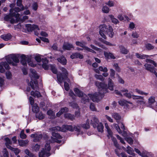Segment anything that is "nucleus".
I'll return each instance as SVG.
<instances>
[{"mask_svg":"<svg viewBox=\"0 0 157 157\" xmlns=\"http://www.w3.org/2000/svg\"><path fill=\"white\" fill-rule=\"evenodd\" d=\"M60 69L64 75H63L61 73H58L57 75V78L58 81L60 83H62L63 81H68L69 79L67 77L68 73L67 70L64 68L61 67Z\"/></svg>","mask_w":157,"mask_h":157,"instance_id":"7ed1b4c3","label":"nucleus"},{"mask_svg":"<svg viewBox=\"0 0 157 157\" xmlns=\"http://www.w3.org/2000/svg\"><path fill=\"white\" fill-rule=\"evenodd\" d=\"M32 6L33 9L35 11H36L38 8V6L36 2H34Z\"/></svg>","mask_w":157,"mask_h":157,"instance_id":"0e129e2a","label":"nucleus"},{"mask_svg":"<svg viewBox=\"0 0 157 157\" xmlns=\"http://www.w3.org/2000/svg\"><path fill=\"white\" fill-rule=\"evenodd\" d=\"M31 95L34 97H36L38 98L41 96L40 93L38 91H35V92L32 91L31 92Z\"/></svg>","mask_w":157,"mask_h":157,"instance_id":"c9c22d12","label":"nucleus"},{"mask_svg":"<svg viewBox=\"0 0 157 157\" xmlns=\"http://www.w3.org/2000/svg\"><path fill=\"white\" fill-rule=\"evenodd\" d=\"M33 112L36 113H38L39 111V108L37 105L36 104H35L33 107Z\"/></svg>","mask_w":157,"mask_h":157,"instance_id":"c03bdc74","label":"nucleus"},{"mask_svg":"<svg viewBox=\"0 0 157 157\" xmlns=\"http://www.w3.org/2000/svg\"><path fill=\"white\" fill-rule=\"evenodd\" d=\"M125 140L130 145H131L133 144V140L131 137H127L125 138Z\"/></svg>","mask_w":157,"mask_h":157,"instance_id":"5fc2aeb1","label":"nucleus"},{"mask_svg":"<svg viewBox=\"0 0 157 157\" xmlns=\"http://www.w3.org/2000/svg\"><path fill=\"white\" fill-rule=\"evenodd\" d=\"M145 61L147 63H149L152 64L155 67H157L156 63L154 61L152 60L147 59Z\"/></svg>","mask_w":157,"mask_h":157,"instance_id":"09e8293b","label":"nucleus"},{"mask_svg":"<svg viewBox=\"0 0 157 157\" xmlns=\"http://www.w3.org/2000/svg\"><path fill=\"white\" fill-rule=\"evenodd\" d=\"M20 8L19 7H17L13 9L11 8L10 10V13H12L13 16L15 17L17 21H18L20 19V14L19 13H16L19 12L21 11H23L25 10L24 6H22V7Z\"/></svg>","mask_w":157,"mask_h":157,"instance_id":"0eeeda50","label":"nucleus"},{"mask_svg":"<svg viewBox=\"0 0 157 157\" xmlns=\"http://www.w3.org/2000/svg\"><path fill=\"white\" fill-rule=\"evenodd\" d=\"M135 55L137 58L141 59H145L149 57V56L148 55L138 53H136Z\"/></svg>","mask_w":157,"mask_h":157,"instance_id":"412c9836","label":"nucleus"},{"mask_svg":"<svg viewBox=\"0 0 157 157\" xmlns=\"http://www.w3.org/2000/svg\"><path fill=\"white\" fill-rule=\"evenodd\" d=\"M95 84L98 87V93H95L94 94H88L90 98L93 101H99L103 97L104 94L107 92L108 88L111 90H113L114 84L109 78L108 79V86L106 84L98 81L96 82Z\"/></svg>","mask_w":157,"mask_h":157,"instance_id":"f257e3e1","label":"nucleus"},{"mask_svg":"<svg viewBox=\"0 0 157 157\" xmlns=\"http://www.w3.org/2000/svg\"><path fill=\"white\" fill-rule=\"evenodd\" d=\"M22 2L21 0H17V6L20 7L24 6L22 4Z\"/></svg>","mask_w":157,"mask_h":157,"instance_id":"69168bd1","label":"nucleus"},{"mask_svg":"<svg viewBox=\"0 0 157 157\" xmlns=\"http://www.w3.org/2000/svg\"><path fill=\"white\" fill-rule=\"evenodd\" d=\"M113 125L114 128H115L118 133L120 134H121L122 133V132L119 125L117 124H114Z\"/></svg>","mask_w":157,"mask_h":157,"instance_id":"49530a36","label":"nucleus"},{"mask_svg":"<svg viewBox=\"0 0 157 157\" xmlns=\"http://www.w3.org/2000/svg\"><path fill=\"white\" fill-rule=\"evenodd\" d=\"M51 150V147L49 144L46 143L45 146L44 148H43L39 153V157H48L50 155L49 152Z\"/></svg>","mask_w":157,"mask_h":157,"instance_id":"39448f33","label":"nucleus"},{"mask_svg":"<svg viewBox=\"0 0 157 157\" xmlns=\"http://www.w3.org/2000/svg\"><path fill=\"white\" fill-rule=\"evenodd\" d=\"M4 67L7 70H9L10 69V67L6 62H1L0 63V72H1L3 73L5 72Z\"/></svg>","mask_w":157,"mask_h":157,"instance_id":"9b49d317","label":"nucleus"},{"mask_svg":"<svg viewBox=\"0 0 157 157\" xmlns=\"http://www.w3.org/2000/svg\"><path fill=\"white\" fill-rule=\"evenodd\" d=\"M145 47L148 50H151L154 49L155 47L152 44L148 43L145 44Z\"/></svg>","mask_w":157,"mask_h":157,"instance_id":"58836bf2","label":"nucleus"},{"mask_svg":"<svg viewBox=\"0 0 157 157\" xmlns=\"http://www.w3.org/2000/svg\"><path fill=\"white\" fill-rule=\"evenodd\" d=\"M102 11L105 13H108L109 11V8L106 6H104L102 9Z\"/></svg>","mask_w":157,"mask_h":157,"instance_id":"8fccbe9b","label":"nucleus"},{"mask_svg":"<svg viewBox=\"0 0 157 157\" xmlns=\"http://www.w3.org/2000/svg\"><path fill=\"white\" fill-rule=\"evenodd\" d=\"M118 103L121 106H123L126 104V101L124 100H121L119 101Z\"/></svg>","mask_w":157,"mask_h":157,"instance_id":"680f3d73","label":"nucleus"},{"mask_svg":"<svg viewBox=\"0 0 157 157\" xmlns=\"http://www.w3.org/2000/svg\"><path fill=\"white\" fill-rule=\"evenodd\" d=\"M99 70L103 72H107L108 71V69L106 67L103 68L102 66H100L98 67Z\"/></svg>","mask_w":157,"mask_h":157,"instance_id":"052dcab7","label":"nucleus"},{"mask_svg":"<svg viewBox=\"0 0 157 157\" xmlns=\"http://www.w3.org/2000/svg\"><path fill=\"white\" fill-rule=\"evenodd\" d=\"M90 120L87 119L85 124H82L81 126L84 128L88 129L90 127Z\"/></svg>","mask_w":157,"mask_h":157,"instance_id":"72a5a7b5","label":"nucleus"},{"mask_svg":"<svg viewBox=\"0 0 157 157\" xmlns=\"http://www.w3.org/2000/svg\"><path fill=\"white\" fill-rule=\"evenodd\" d=\"M111 20L113 23L115 24H117L119 22L118 20L116 18L114 17V16L113 15H110L109 16Z\"/></svg>","mask_w":157,"mask_h":157,"instance_id":"ea45409f","label":"nucleus"},{"mask_svg":"<svg viewBox=\"0 0 157 157\" xmlns=\"http://www.w3.org/2000/svg\"><path fill=\"white\" fill-rule=\"evenodd\" d=\"M57 60L59 62L63 65H65L66 64V60L64 57L63 56H61Z\"/></svg>","mask_w":157,"mask_h":157,"instance_id":"cd10ccee","label":"nucleus"},{"mask_svg":"<svg viewBox=\"0 0 157 157\" xmlns=\"http://www.w3.org/2000/svg\"><path fill=\"white\" fill-rule=\"evenodd\" d=\"M25 153L29 157H32L33 156V154L31 153L28 149H26L25 151Z\"/></svg>","mask_w":157,"mask_h":157,"instance_id":"6e6d98bb","label":"nucleus"},{"mask_svg":"<svg viewBox=\"0 0 157 157\" xmlns=\"http://www.w3.org/2000/svg\"><path fill=\"white\" fill-rule=\"evenodd\" d=\"M13 17H14L13 16L12 13H10L9 15H6L4 17V20L6 21H10L12 24L15 22V21L14 18H13Z\"/></svg>","mask_w":157,"mask_h":157,"instance_id":"4468645a","label":"nucleus"},{"mask_svg":"<svg viewBox=\"0 0 157 157\" xmlns=\"http://www.w3.org/2000/svg\"><path fill=\"white\" fill-rule=\"evenodd\" d=\"M6 78L7 79H10L11 78L12 75L10 71H8L6 72Z\"/></svg>","mask_w":157,"mask_h":157,"instance_id":"e2e57ef3","label":"nucleus"},{"mask_svg":"<svg viewBox=\"0 0 157 157\" xmlns=\"http://www.w3.org/2000/svg\"><path fill=\"white\" fill-rule=\"evenodd\" d=\"M25 27L28 32L32 31L35 30H39L38 27L36 25L28 24L25 25Z\"/></svg>","mask_w":157,"mask_h":157,"instance_id":"1a4fd4ad","label":"nucleus"},{"mask_svg":"<svg viewBox=\"0 0 157 157\" xmlns=\"http://www.w3.org/2000/svg\"><path fill=\"white\" fill-rule=\"evenodd\" d=\"M31 74L30 75V76L32 79L33 78L35 79H38L39 78V76H38L34 70L31 69L30 70Z\"/></svg>","mask_w":157,"mask_h":157,"instance_id":"f3484780","label":"nucleus"},{"mask_svg":"<svg viewBox=\"0 0 157 157\" xmlns=\"http://www.w3.org/2000/svg\"><path fill=\"white\" fill-rule=\"evenodd\" d=\"M52 135L55 138L60 139L62 138V137L58 133H56L55 132H53L52 133Z\"/></svg>","mask_w":157,"mask_h":157,"instance_id":"37998d69","label":"nucleus"},{"mask_svg":"<svg viewBox=\"0 0 157 157\" xmlns=\"http://www.w3.org/2000/svg\"><path fill=\"white\" fill-rule=\"evenodd\" d=\"M155 102L154 97L151 96L148 99V106L151 108L152 105Z\"/></svg>","mask_w":157,"mask_h":157,"instance_id":"aec40b11","label":"nucleus"},{"mask_svg":"<svg viewBox=\"0 0 157 157\" xmlns=\"http://www.w3.org/2000/svg\"><path fill=\"white\" fill-rule=\"evenodd\" d=\"M64 117L65 118L69 119L71 121H73L75 119V116L70 113H66L64 114Z\"/></svg>","mask_w":157,"mask_h":157,"instance_id":"473e14b6","label":"nucleus"},{"mask_svg":"<svg viewBox=\"0 0 157 157\" xmlns=\"http://www.w3.org/2000/svg\"><path fill=\"white\" fill-rule=\"evenodd\" d=\"M99 34L104 39L106 38L105 34H107L111 38L113 37L114 35L113 29L109 25L107 27L106 25L104 24L99 26Z\"/></svg>","mask_w":157,"mask_h":157,"instance_id":"f03ea898","label":"nucleus"},{"mask_svg":"<svg viewBox=\"0 0 157 157\" xmlns=\"http://www.w3.org/2000/svg\"><path fill=\"white\" fill-rule=\"evenodd\" d=\"M99 124V121L98 118L95 116H93L91 119V124L93 126L94 128H96Z\"/></svg>","mask_w":157,"mask_h":157,"instance_id":"ddd939ff","label":"nucleus"},{"mask_svg":"<svg viewBox=\"0 0 157 157\" xmlns=\"http://www.w3.org/2000/svg\"><path fill=\"white\" fill-rule=\"evenodd\" d=\"M18 142L19 143V145L21 146H26L28 142L29 141L28 140H18Z\"/></svg>","mask_w":157,"mask_h":157,"instance_id":"bb28decb","label":"nucleus"},{"mask_svg":"<svg viewBox=\"0 0 157 157\" xmlns=\"http://www.w3.org/2000/svg\"><path fill=\"white\" fill-rule=\"evenodd\" d=\"M5 140L6 142V147L9 149L8 146H10V145L12 144V142L9 138L6 137L5 138Z\"/></svg>","mask_w":157,"mask_h":157,"instance_id":"a19ab883","label":"nucleus"},{"mask_svg":"<svg viewBox=\"0 0 157 157\" xmlns=\"http://www.w3.org/2000/svg\"><path fill=\"white\" fill-rule=\"evenodd\" d=\"M3 156L4 157H9V154L8 152L7 151L6 149H5L3 151Z\"/></svg>","mask_w":157,"mask_h":157,"instance_id":"774afa93","label":"nucleus"},{"mask_svg":"<svg viewBox=\"0 0 157 157\" xmlns=\"http://www.w3.org/2000/svg\"><path fill=\"white\" fill-rule=\"evenodd\" d=\"M40 148V145L36 144L33 147V149L36 151H39Z\"/></svg>","mask_w":157,"mask_h":157,"instance_id":"338daca9","label":"nucleus"},{"mask_svg":"<svg viewBox=\"0 0 157 157\" xmlns=\"http://www.w3.org/2000/svg\"><path fill=\"white\" fill-rule=\"evenodd\" d=\"M90 107L91 110L93 111H97V109L95 108V105L94 103H91L90 105Z\"/></svg>","mask_w":157,"mask_h":157,"instance_id":"864d4df0","label":"nucleus"},{"mask_svg":"<svg viewBox=\"0 0 157 157\" xmlns=\"http://www.w3.org/2000/svg\"><path fill=\"white\" fill-rule=\"evenodd\" d=\"M62 48L64 50H71L72 48L74 49V47L72 44L69 43H64L62 47Z\"/></svg>","mask_w":157,"mask_h":157,"instance_id":"dca6fc26","label":"nucleus"},{"mask_svg":"<svg viewBox=\"0 0 157 157\" xmlns=\"http://www.w3.org/2000/svg\"><path fill=\"white\" fill-rule=\"evenodd\" d=\"M21 62L22 65L24 66L26 65L27 62L29 65L31 64V62L29 61L30 59H27V57L25 55H22L21 56Z\"/></svg>","mask_w":157,"mask_h":157,"instance_id":"f8f14e48","label":"nucleus"},{"mask_svg":"<svg viewBox=\"0 0 157 157\" xmlns=\"http://www.w3.org/2000/svg\"><path fill=\"white\" fill-rule=\"evenodd\" d=\"M112 117L116 120L117 122L121 119V117L119 115L118 113H114L113 114Z\"/></svg>","mask_w":157,"mask_h":157,"instance_id":"e433bc0d","label":"nucleus"},{"mask_svg":"<svg viewBox=\"0 0 157 157\" xmlns=\"http://www.w3.org/2000/svg\"><path fill=\"white\" fill-rule=\"evenodd\" d=\"M74 91L75 93L77 94V95L79 97L83 96V98L81 100V102L83 103H86V102L89 101V97L86 95L83 94L82 92L79 90L77 88H75L74 89Z\"/></svg>","mask_w":157,"mask_h":157,"instance_id":"6e6552de","label":"nucleus"},{"mask_svg":"<svg viewBox=\"0 0 157 157\" xmlns=\"http://www.w3.org/2000/svg\"><path fill=\"white\" fill-rule=\"evenodd\" d=\"M31 137L33 138V141L34 142H37L40 141L42 137V135L41 134H38L36 133L32 134L31 135Z\"/></svg>","mask_w":157,"mask_h":157,"instance_id":"2eb2a0df","label":"nucleus"},{"mask_svg":"<svg viewBox=\"0 0 157 157\" xmlns=\"http://www.w3.org/2000/svg\"><path fill=\"white\" fill-rule=\"evenodd\" d=\"M98 132H103L104 126L101 123H99L96 127Z\"/></svg>","mask_w":157,"mask_h":157,"instance_id":"2f4dec72","label":"nucleus"},{"mask_svg":"<svg viewBox=\"0 0 157 157\" xmlns=\"http://www.w3.org/2000/svg\"><path fill=\"white\" fill-rule=\"evenodd\" d=\"M119 49L120 50V52L122 54H126L128 52V51L123 46L120 45L119 46Z\"/></svg>","mask_w":157,"mask_h":157,"instance_id":"a878e982","label":"nucleus"},{"mask_svg":"<svg viewBox=\"0 0 157 157\" xmlns=\"http://www.w3.org/2000/svg\"><path fill=\"white\" fill-rule=\"evenodd\" d=\"M127 150L126 151L127 153L133 156H135V154L134 153L133 149L129 146L127 147Z\"/></svg>","mask_w":157,"mask_h":157,"instance_id":"c756f323","label":"nucleus"},{"mask_svg":"<svg viewBox=\"0 0 157 157\" xmlns=\"http://www.w3.org/2000/svg\"><path fill=\"white\" fill-rule=\"evenodd\" d=\"M86 43L84 42H80L79 41H76V44L77 46H80V47L83 48L85 50V47H87L85 46Z\"/></svg>","mask_w":157,"mask_h":157,"instance_id":"4c0bfd02","label":"nucleus"},{"mask_svg":"<svg viewBox=\"0 0 157 157\" xmlns=\"http://www.w3.org/2000/svg\"><path fill=\"white\" fill-rule=\"evenodd\" d=\"M68 111V108L66 107L62 108L59 111L56 113L57 117H59L62 114Z\"/></svg>","mask_w":157,"mask_h":157,"instance_id":"b1692460","label":"nucleus"},{"mask_svg":"<svg viewBox=\"0 0 157 157\" xmlns=\"http://www.w3.org/2000/svg\"><path fill=\"white\" fill-rule=\"evenodd\" d=\"M135 91L137 93L141 95H147L148 94V93L144 92L142 90H139L137 88L135 89Z\"/></svg>","mask_w":157,"mask_h":157,"instance_id":"de8ad7c7","label":"nucleus"},{"mask_svg":"<svg viewBox=\"0 0 157 157\" xmlns=\"http://www.w3.org/2000/svg\"><path fill=\"white\" fill-rule=\"evenodd\" d=\"M132 98L133 99H144V97H143L136 96L134 95H132Z\"/></svg>","mask_w":157,"mask_h":157,"instance_id":"4d7b16f0","label":"nucleus"},{"mask_svg":"<svg viewBox=\"0 0 157 157\" xmlns=\"http://www.w3.org/2000/svg\"><path fill=\"white\" fill-rule=\"evenodd\" d=\"M15 29H21L22 28H24L25 27V25H22L20 23H19L17 25L14 26Z\"/></svg>","mask_w":157,"mask_h":157,"instance_id":"3c124183","label":"nucleus"},{"mask_svg":"<svg viewBox=\"0 0 157 157\" xmlns=\"http://www.w3.org/2000/svg\"><path fill=\"white\" fill-rule=\"evenodd\" d=\"M11 35L10 33L2 35L1 36V37L5 41L9 40L11 38Z\"/></svg>","mask_w":157,"mask_h":157,"instance_id":"5701e85b","label":"nucleus"},{"mask_svg":"<svg viewBox=\"0 0 157 157\" xmlns=\"http://www.w3.org/2000/svg\"><path fill=\"white\" fill-rule=\"evenodd\" d=\"M6 61L10 64H12L13 66H16L17 63L19 62L18 57L15 55L12 54L6 58Z\"/></svg>","mask_w":157,"mask_h":157,"instance_id":"423d86ee","label":"nucleus"},{"mask_svg":"<svg viewBox=\"0 0 157 157\" xmlns=\"http://www.w3.org/2000/svg\"><path fill=\"white\" fill-rule=\"evenodd\" d=\"M36 118L40 120L44 118V115L41 112L39 113H36Z\"/></svg>","mask_w":157,"mask_h":157,"instance_id":"a18cd8bd","label":"nucleus"},{"mask_svg":"<svg viewBox=\"0 0 157 157\" xmlns=\"http://www.w3.org/2000/svg\"><path fill=\"white\" fill-rule=\"evenodd\" d=\"M104 53L105 57L107 59H115V58L113 54L111 53L104 52Z\"/></svg>","mask_w":157,"mask_h":157,"instance_id":"393cba45","label":"nucleus"},{"mask_svg":"<svg viewBox=\"0 0 157 157\" xmlns=\"http://www.w3.org/2000/svg\"><path fill=\"white\" fill-rule=\"evenodd\" d=\"M42 60L43 62V64L42 65L43 67L45 70H47L48 69V68L50 67V66L48 65V60L46 58L42 59Z\"/></svg>","mask_w":157,"mask_h":157,"instance_id":"6ab92c4d","label":"nucleus"},{"mask_svg":"<svg viewBox=\"0 0 157 157\" xmlns=\"http://www.w3.org/2000/svg\"><path fill=\"white\" fill-rule=\"evenodd\" d=\"M9 149L11 151L14 152L16 155H17L20 152V150L17 148H14L12 147L11 146H8Z\"/></svg>","mask_w":157,"mask_h":157,"instance_id":"f704fd0d","label":"nucleus"},{"mask_svg":"<svg viewBox=\"0 0 157 157\" xmlns=\"http://www.w3.org/2000/svg\"><path fill=\"white\" fill-rule=\"evenodd\" d=\"M70 57L72 59L77 58H79L80 59H82L83 58V56L80 53L76 52L72 54L71 56Z\"/></svg>","mask_w":157,"mask_h":157,"instance_id":"a211bd4d","label":"nucleus"},{"mask_svg":"<svg viewBox=\"0 0 157 157\" xmlns=\"http://www.w3.org/2000/svg\"><path fill=\"white\" fill-rule=\"evenodd\" d=\"M109 138L110 137L111 138V139L112 140V141L113 142L114 144L115 147H116V148H117L120 149L119 148V145L117 143V141L116 139V138H114V137L112 136V135L111 136H109V137H108Z\"/></svg>","mask_w":157,"mask_h":157,"instance_id":"c85d7f7f","label":"nucleus"},{"mask_svg":"<svg viewBox=\"0 0 157 157\" xmlns=\"http://www.w3.org/2000/svg\"><path fill=\"white\" fill-rule=\"evenodd\" d=\"M49 129L52 131H59L65 132L67 130L72 131L73 128L71 125H63L61 127L59 126L52 127L50 128Z\"/></svg>","mask_w":157,"mask_h":157,"instance_id":"20e7f679","label":"nucleus"},{"mask_svg":"<svg viewBox=\"0 0 157 157\" xmlns=\"http://www.w3.org/2000/svg\"><path fill=\"white\" fill-rule=\"evenodd\" d=\"M145 69L154 73L157 78V73L155 70V68L150 64L146 63L144 65Z\"/></svg>","mask_w":157,"mask_h":157,"instance_id":"9d476101","label":"nucleus"},{"mask_svg":"<svg viewBox=\"0 0 157 157\" xmlns=\"http://www.w3.org/2000/svg\"><path fill=\"white\" fill-rule=\"evenodd\" d=\"M110 75L112 78H115V71L114 70H113L112 69H110Z\"/></svg>","mask_w":157,"mask_h":157,"instance_id":"13d9d810","label":"nucleus"},{"mask_svg":"<svg viewBox=\"0 0 157 157\" xmlns=\"http://www.w3.org/2000/svg\"><path fill=\"white\" fill-rule=\"evenodd\" d=\"M20 137L22 139H25L26 138V135L24 133V130H22L20 134Z\"/></svg>","mask_w":157,"mask_h":157,"instance_id":"603ef678","label":"nucleus"},{"mask_svg":"<svg viewBox=\"0 0 157 157\" xmlns=\"http://www.w3.org/2000/svg\"><path fill=\"white\" fill-rule=\"evenodd\" d=\"M50 66L52 72L54 74H57V71L56 67L54 65H50Z\"/></svg>","mask_w":157,"mask_h":157,"instance_id":"79ce46f5","label":"nucleus"},{"mask_svg":"<svg viewBox=\"0 0 157 157\" xmlns=\"http://www.w3.org/2000/svg\"><path fill=\"white\" fill-rule=\"evenodd\" d=\"M105 128L107 129V131L108 133V135H107L108 137H109V136H111L113 134V133L112 131L110 129L108 124L107 123H105Z\"/></svg>","mask_w":157,"mask_h":157,"instance_id":"7c9ffc66","label":"nucleus"},{"mask_svg":"<svg viewBox=\"0 0 157 157\" xmlns=\"http://www.w3.org/2000/svg\"><path fill=\"white\" fill-rule=\"evenodd\" d=\"M94 43L95 44H96V45H98V46H100V47H101L104 49L105 48V47L104 46L102 45V44H101L100 43L98 42L96 40H94Z\"/></svg>","mask_w":157,"mask_h":157,"instance_id":"bf43d9fd","label":"nucleus"},{"mask_svg":"<svg viewBox=\"0 0 157 157\" xmlns=\"http://www.w3.org/2000/svg\"><path fill=\"white\" fill-rule=\"evenodd\" d=\"M34 84L35 85V86H34L33 82L32 81L30 82L29 83V85L32 88L33 90L38 89V82L36 80L34 81L33 82Z\"/></svg>","mask_w":157,"mask_h":157,"instance_id":"4be33fe9","label":"nucleus"}]
</instances>
